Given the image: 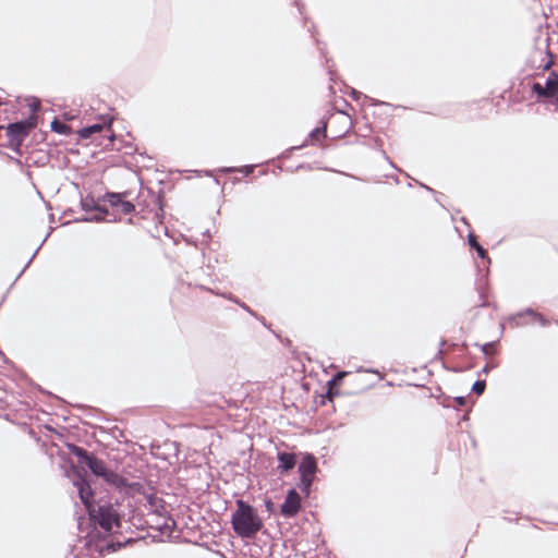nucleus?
Wrapping results in <instances>:
<instances>
[{
  "label": "nucleus",
  "mask_w": 558,
  "mask_h": 558,
  "mask_svg": "<svg viewBox=\"0 0 558 558\" xmlns=\"http://www.w3.org/2000/svg\"><path fill=\"white\" fill-rule=\"evenodd\" d=\"M73 485L77 488L80 498L86 507L90 520L98 524L106 532H113L121 526V514L118 506L112 504L99 505L97 508L92 505L93 492L89 484L76 469L69 474Z\"/></svg>",
  "instance_id": "1"
},
{
  "label": "nucleus",
  "mask_w": 558,
  "mask_h": 558,
  "mask_svg": "<svg viewBox=\"0 0 558 558\" xmlns=\"http://www.w3.org/2000/svg\"><path fill=\"white\" fill-rule=\"evenodd\" d=\"M231 524L238 536L251 538L262 530L263 520L252 506L239 499L236 500V510L231 517Z\"/></svg>",
  "instance_id": "2"
},
{
  "label": "nucleus",
  "mask_w": 558,
  "mask_h": 558,
  "mask_svg": "<svg viewBox=\"0 0 558 558\" xmlns=\"http://www.w3.org/2000/svg\"><path fill=\"white\" fill-rule=\"evenodd\" d=\"M73 452L95 475L101 476L107 483L114 485L116 487L121 488L125 486L124 478L111 470H108L104 461L88 454L87 451L78 447H74Z\"/></svg>",
  "instance_id": "3"
},
{
  "label": "nucleus",
  "mask_w": 558,
  "mask_h": 558,
  "mask_svg": "<svg viewBox=\"0 0 558 558\" xmlns=\"http://www.w3.org/2000/svg\"><path fill=\"white\" fill-rule=\"evenodd\" d=\"M153 513L150 514V522H156V526L162 532H170L174 526V521L170 518H163L162 511L165 508L160 505L161 500L154 495L145 497Z\"/></svg>",
  "instance_id": "4"
},
{
  "label": "nucleus",
  "mask_w": 558,
  "mask_h": 558,
  "mask_svg": "<svg viewBox=\"0 0 558 558\" xmlns=\"http://www.w3.org/2000/svg\"><path fill=\"white\" fill-rule=\"evenodd\" d=\"M316 470H317V465H316L315 459L312 456L304 457L299 465V472L301 475V485H302L303 492L308 493V489L312 485Z\"/></svg>",
  "instance_id": "5"
},
{
  "label": "nucleus",
  "mask_w": 558,
  "mask_h": 558,
  "mask_svg": "<svg viewBox=\"0 0 558 558\" xmlns=\"http://www.w3.org/2000/svg\"><path fill=\"white\" fill-rule=\"evenodd\" d=\"M533 90L538 97L554 98L558 101V74L550 73L544 85L538 82L534 83Z\"/></svg>",
  "instance_id": "6"
},
{
  "label": "nucleus",
  "mask_w": 558,
  "mask_h": 558,
  "mask_svg": "<svg viewBox=\"0 0 558 558\" xmlns=\"http://www.w3.org/2000/svg\"><path fill=\"white\" fill-rule=\"evenodd\" d=\"M301 507V498L299 494L292 489L288 493L284 502L281 505V514L286 518L294 517Z\"/></svg>",
  "instance_id": "7"
},
{
  "label": "nucleus",
  "mask_w": 558,
  "mask_h": 558,
  "mask_svg": "<svg viewBox=\"0 0 558 558\" xmlns=\"http://www.w3.org/2000/svg\"><path fill=\"white\" fill-rule=\"evenodd\" d=\"M32 126V124H26L23 122L10 124L7 129L10 143L20 145L23 138L27 135L28 129Z\"/></svg>",
  "instance_id": "8"
},
{
  "label": "nucleus",
  "mask_w": 558,
  "mask_h": 558,
  "mask_svg": "<svg viewBox=\"0 0 558 558\" xmlns=\"http://www.w3.org/2000/svg\"><path fill=\"white\" fill-rule=\"evenodd\" d=\"M109 202L123 214H130L135 209L134 205L131 202L124 201L120 194L109 195Z\"/></svg>",
  "instance_id": "9"
},
{
  "label": "nucleus",
  "mask_w": 558,
  "mask_h": 558,
  "mask_svg": "<svg viewBox=\"0 0 558 558\" xmlns=\"http://www.w3.org/2000/svg\"><path fill=\"white\" fill-rule=\"evenodd\" d=\"M278 461V470H280L281 472H288L292 470L295 465V456L289 452H279Z\"/></svg>",
  "instance_id": "10"
},
{
  "label": "nucleus",
  "mask_w": 558,
  "mask_h": 558,
  "mask_svg": "<svg viewBox=\"0 0 558 558\" xmlns=\"http://www.w3.org/2000/svg\"><path fill=\"white\" fill-rule=\"evenodd\" d=\"M109 124H110L109 120H104L102 123H96V124L81 129L78 131V135L82 138H89L93 134L99 133L104 129L105 125H109Z\"/></svg>",
  "instance_id": "11"
},
{
  "label": "nucleus",
  "mask_w": 558,
  "mask_h": 558,
  "mask_svg": "<svg viewBox=\"0 0 558 558\" xmlns=\"http://www.w3.org/2000/svg\"><path fill=\"white\" fill-rule=\"evenodd\" d=\"M485 381L484 380H477L474 383L473 387H472V390L477 393V395H481L484 392L485 390Z\"/></svg>",
  "instance_id": "12"
},
{
  "label": "nucleus",
  "mask_w": 558,
  "mask_h": 558,
  "mask_svg": "<svg viewBox=\"0 0 558 558\" xmlns=\"http://www.w3.org/2000/svg\"><path fill=\"white\" fill-rule=\"evenodd\" d=\"M51 128H52V130H54L56 132L61 133V134L65 133V130H66V125L59 123L58 121H53L51 123Z\"/></svg>",
  "instance_id": "13"
},
{
  "label": "nucleus",
  "mask_w": 558,
  "mask_h": 558,
  "mask_svg": "<svg viewBox=\"0 0 558 558\" xmlns=\"http://www.w3.org/2000/svg\"><path fill=\"white\" fill-rule=\"evenodd\" d=\"M325 126L323 128H316L314 129L311 133H310V137L312 140H317L319 135L324 134L325 133Z\"/></svg>",
  "instance_id": "14"
},
{
  "label": "nucleus",
  "mask_w": 558,
  "mask_h": 558,
  "mask_svg": "<svg viewBox=\"0 0 558 558\" xmlns=\"http://www.w3.org/2000/svg\"><path fill=\"white\" fill-rule=\"evenodd\" d=\"M526 313H527V314L533 315V316L535 317V319H536L541 325H543V326H544V325H546V320H545V318H544L543 316H541V315H538V314H535V313H534L533 311H531V310H529Z\"/></svg>",
  "instance_id": "15"
},
{
  "label": "nucleus",
  "mask_w": 558,
  "mask_h": 558,
  "mask_svg": "<svg viewBox=\"0 0 558 558\" xmlns=\"http://www.w3.org/2000/svg\"><path fill=\"white\" fill-rule=\"evenodd\" d=\"M484 354H489L494 349V343H485L481 347Z\"/></svg>",
  "instance_id": "16"
},
{
  "label": "nucleus",
  "mask_w": 558,
  "mask_h": 558,
  "mask_svg": "<svg viewBox=\"0 0 558 558\" xmlns=\"http://www.w3.org/2000/svg\"><path fill=\"white\" fill-rule=\"evenodd\" d=\"M475 250H476V252H477L480 257L484 258L486 256L485 250L480 244H476V248Z\"/></svg>",
  "instance_id": "17"
},
{
  "label": "nucleus",
  "mask_w": 558,
  "mask_h": 558,
  "mask_svg": "<svg viewBox=\"0 0 558 558\" xmlns=\"http://www.w3.org/2000/svg\"><path fill=\"white\" fill-rule=\"evenodd\" d=\"M469 244H470L472 247H474V248H476V244H478V243L476 242L475 236H474L473 234H470V235H469Z\"/></svg>",
  "instance_id": "18"
},
{
  "label": "nucleus",
  "mask_w": 558,
  "mask_h": 558,
  "mask_svg": "<svg viewBox=\"0 0 558 558\" xmlns=\"http://www.w3.org/2000/svg\"><path fill=\"white\" fill-rule=\"evenodd\" d=\"M39 107V102L38 101H34L33 104H31V108L33 111H36Z\"/></svg>",
  "instance_id": "19"
},
{
  "label": "nucleus",
  "mask_w": 558,
  "mask_h": 558,
  "mask_svg": "<svg viewBox=\"0 0 558 558\" xmlns=\"http://www.w3.org/2000/svg\"><path fill=\"white\" fill-rule=\"evenodd\" d=\"M344 375H345V373H338L337 376L335 377V380L342 379Z\"/></svg>",
  "instance_id": "20"
},
{
  "label": "nucleus",
  "mask_w": 558,
  "mask_h": 558,
  "mask_svg": "<svg viewBox=\"0 0 558 558\" xmlns=\"http://www.w3.org/2000/svg\"><path fill=\"white\" fill-rule=\"evenodd\" d=\"M457 400H458V403L460 405H463L465 403V398L464 397H459Z\"/></svg>",
  "instance_id": "21"
},
{
  "label": "nucleus",
  "mask_w": 558,
  "mask_h": 558,
  "mask_svg": "<svg viewBox=\"0 0 558 558\" xmlns=\"http://www.w3.org/2000/svg\"><path fill=\"white\" fill-rule=\"evenodd\" d=\"M266 508H267V510L271 511V509H272V502H271L270 500H267V501H266Z\"/></svg>",
  "instance_id": "22"
},
{
  "label": "nucleus",
  "mask_w": 558,
  "mask_h": 558,
  "mask_svg": "<svg viewBox=\"0 0 558 558\" xmlns=\"http://www.w3.org/2000/svg\"><path fill=\"white\" fill-rule=\"evenodd\" d=\"M82 204H83V207H84V208H85V207H87V206H89V203H87V201H83V203H82Z\"/></svg>",
  "instance_id": "23"
},
{
  "label": "nucleus",
  "mask_w": 558,
  "mask_h": 558,
  "mask_svg": "<svg viewBox=\"0 0 558 558\" xmlns=\"http://www.w3.org/2000/svg\"><path fill=\"white\" fill-rule=\"evenodd\" d=\"M92 219L100 220V219H101V217H99V216H95V217H93Z\"/></svg>",
  "instance_id": "24"
}]
</instances>
